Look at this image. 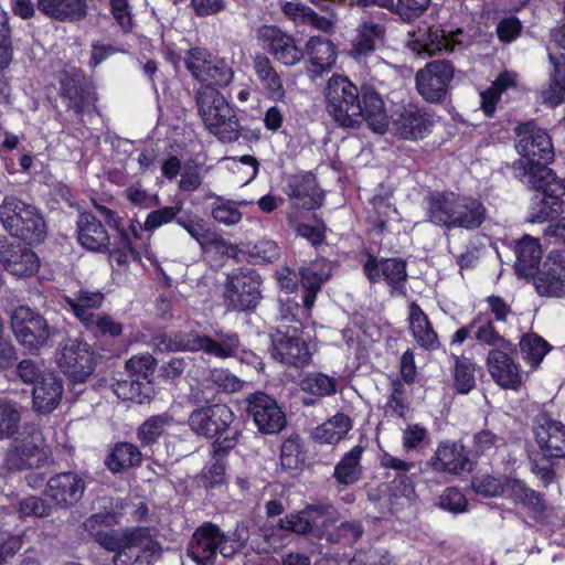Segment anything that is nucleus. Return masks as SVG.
I'll list each match as a JSON object with an SVG mask.
<instances>
[{"mask_svg": "<svg viewBox=\"0 0 565 565\" xmlns=\"http://www.w3.org/2000/svg\"><path fill=\"white\" fill-rule=\"evenodd\" d=\"M364 449L361 446H354L345 452L341 460L335 465L333 477L342 486L356 483L363 473L361 458Z\"/></svg>", "mask_w": 565, "mask_h": 565, "instance_id": "de8ad7c7", "label": "nucleus"}, {"mask_svg": "<svg viewBox=\"0 0 565 565\" xmlns=\"http://www.w3.org/2000/svg\"><path fill=\"white\" fill-rule=\"evenodd\" d=\"M175 425L173 416L167 412L148 417L137 429V438L142 446H152Z\"/></svg>", "mask_w": 565, "mask_h": 565, "instance_id": "8fccbe9b", "label": "nucleus"}, {"mask_svg": "<svg viewBox=\"0 0 565 565\" xmlns=\"http://www.w3.org/2000/svg\"><path fill=\"white\" fill-rule=\"evenodd\" d=\"M409 46L417 54L431 56L437 53H452L463 49L462 29L445 30L438 26L419 25L408 33Z\"/></svg>", "mask_w": 565, "mask_h": 565, "instance_id": "9d476101", "label": "nucleus"}, {"mask_svg": "<svg viewBox=\"0 0 565 565\" xmlns=\"http://www.w3.org/2000/svg\"><path fill=\"white\" fill-rule=\"evenodd\" d=\"M199 115L210 134L222 142L236 141L242 127L234 108L224 95L210 85L201 86L195 94Z\"/></svg>", "mask_w": 565, "mask_h": 565, "instance_id": "39448f33", "label": "nucleus"}, {"mask_svg": "<svg viewBox=\"0 0 565 565\" xmlns=\"http://www.w3.org/2000/svg\"><path fill=\"white\" fill-rule=\"evenodd\" d=\"M428 465L435 471L451 475H459L463 471H470L471 469V462L463 445L450 440L441 441L437 446Z\"/></svg>", "mask_w": 565, "mask_h": 565, "instance_id": "a878e982", "label": "nucleus"}, {"mask_svg": "<svg viewBox=\"0 0 565 565\" xmlns=\"http://www.w3.org/2000/svg\"><path fill=\"white\" fill-rule=\"evenodd\" d=\"M259 38L266 44L268 52L285 65H295L303 57L292 36L274 25H265L259 30Z\"/></svg>", "mask_w": 565, "mask_h": 565, "instance_id": "bb28decb", "label": "nucleus"}, {"mask_svg": "<svg viewBox=\"0 0 565 565\" xmlns=\"http://www.w3.org/2000/svg\"><path fill=\"white\" fill-rule=\"evenodd\" d=\"M548 58L553 71L541 90V97L544 104L557 106L565 100V54H548Z\"/></svg>", "mask_w": 565, "mask_h": 565, "instance_id": "58836bf2", "label": "nucleus"}, {"mask_svg": "<svg viewBox=\"0 0 565 565\" xmlns=\"http://www.w3.org/2000/svg\"><path fill=\"white\" fill-rule=\"evenodd\" d=\"M536 443L543 455L550 458H565V425L546 415L537 417L534 428Z\"/></svg>", "mask_w": 565, "mask_h": 565, "instance_id": "c85d7f7f", "label": "nucleus"}, {"mask_svg": "<svg viewBox=\"0 0 565 565\" xmlns=\"http://www.w3.org/2000/svg\"><path fill=\"white\" fill-rule=\"evenodd\" d=\"M234 413L225 404H213L194 409L188 419L190 429L198 436L215 438L212 451L215 457L225 456L232 450L241 433L232 427Z\"/></svg>", "mask_w": 565, "mask_h": 565, "instance_id": "20e7f679", "label": "nucleus"}, {"mask_svg": "<svg viewBox=\"0 0 565 565\" xmlns=\"http://www.w3.org/2000/svg\"><path fill=\"white\" fill-rule=\"evenodd\" d=\"M110 515L96 513L85 520L83 526L105 550L116 552L115 565H153L160 556V546L153 540L148 527H136L124 532L104 531Z\"/></svg>", "mask_w": 565, "mask_h": 565, "instance_id": "f03ea898", "label": "nucleus"}, {"mask_svg": "<svg viewBox=\"0 0 565 565\" xmlns=\"http://www.w3.org/2000/svg\"><path fill=\"white\" fill-rule=\"evenodd\" d=\"M390 18L386 13L377 11L362 20L356 28V35L352 41L350 56L362 62L384 44Z\"/></svg>", "mask_w": 565, "mask_h": 565, "instance_id": "f3484780", "label": "nucleus"}, {"mask_svg": "<svg viewBox=\"0 0 565 565\" xmlns=\"http://www.w3.org/2000/svg\"><path fill=\"white\" fill-rule=\"evenodd\" d=\"M246 403L247 415L260 433L277 434L285 427V413L271 396L255 392L247 396Z\"/></svg>", "mask_w": 565, "mask_h": 565, "instance_id": "6ab92c4d", "label": "nucleus"}, {"mask_svg": "<svg viewBox=\"0 0 565 565\" xmlns=\"http://www.w3.org/2000/svg\"><path fill=\"white\" fill-rule=\"evenodd\" d=\"M518 87V74L513 71H503L492 82L491 86L480 93L481 108L488 117L495 113V106L501 96Z\"/></svg>", "mask_w": 565, "mask_h": 565, "instance_id": "ea45409f", "label": "nucleus"}, {"mask_svg": "<svg viewBox=\"0 0 565 565\" xmlns=\"http://www.w3.org/2000/svg\"><path fill=\"white\" fill-rule=\"evenodd\" d=\"M273 356L281 363L297 367L307 365L311 359L309 348L297 329L291 334L280 330L273 334Z\"/></svg>", "mask_w": 565, "mask_h": 565, "instance_id": "393cba45", "label": "nucleus"}, {"mask_svg": "<svg viewBox=\"0 0 565 565\" xmlns=\"http://www.w3.org/2000/svg\"><path fill=\"white\" fill-rule=\"evenodd\" d=\"M405 386L401 381H394L392 383L391 393L387 397L384 411L388 417L403 418L408 411V404L405 398Z\"/></svg>", "mask_w": 565, "mask_h": 565, "instance_id": "e2e57ef3", "label": "nucleus"}, {"mask_svg": "<svg viewBox=\"0 0 565 565\" xmlns=\"http://www.w3.org/2000/svg\"><path fill=\"white\" fill-rule=\"evenodd\" d=\"M334 513L335 511L331 508L317 507L311 509L309 512H301L286 516L279 521V525L282 530L306 534L311 531L312 523L315 525L321 524L322 526H326L324 521H320V519L332 521Z\"/></svg>", "mask_w": 565, "mask_h": 565, "instance_id": "79ce46f5", "label": "nucleus"}, {"mask_svg": "<svg viewBox=\"0 0 565 565\" xmlns=\"http://www.w3.org/2000/svg\"><path fill=\"white\" fill-rule=\"evenodd\" d=\"M177 224L185 230L202 248H205L206 245L212 243L210 238V231L202 217L198 215L189 216L186 218L178 217Z\"/></svg>", "mask_w": 565, "mask_h": 565, "instance_id": "680f3d73", "label": "nucleus"}, {"mask_svg": "<svg viewBox=\"0 0 565 565\" xmlns=\"http://www.w3.org/2000/svg\"><path fill=\"white\" fill-rule=\"evenodd\" d=\"M51 454L42 431L35 429L12 443L7 452L6 466L11 471L40 468L46 463Z\"/></svg>", "mask_w": 565, "mask_h": 565, "instance_id": "f8f14e48", "label": "nucleus"}, {"mask_svg": "<svg viewBox=\"0 0 565 565\" xmlns=\"http://www.w3.org/2000/svg\"><path fill=\"white\" fill-rule=\"evenodd\" d=\"M455 67L449 61H434L416 73V89L430 104L446 100Z\"/></svg>", "mask_w": 565, "mask_h": 565, "instance_id": "2eb2a0df", "label": "nucleus"}, {"mask_svg": "<svg viewBox=\"0 0 565 565\" xmlns=\"http://www.w3.org/2000/svg\"><path fill=\"white\" fill-rule=\"evenodd\" d=\"M152 345L160 352H203L209 356L225 360L226 356L235 353L238 343L236 337L232 334H220L218 339H212L199 331L190 330L174 334L158 333L152 338Z\"/></svg>", "mask_w": 565, "mask_h": 565, "instance_id": "0eeeda50", "label": "nucleus"}, {"mask_svg": "<svg viewBox=\"0 0 565 565\" xmlns=\"http://www.w3.org/2000/svg\"><path fill=\"white\" fill-rule=\"evenodd\" d=\"M287 195L296 207L316 210L322 204V193L311 173L295 174L288 179Z\"/></svg>", "mask_w": 565, "mask_h": 565, "instance_id": "c756f323", "label": "nucleus"}, {"mask_svg": "<svg viewBox=\"0 0 565 565\" xmlns=\"http://www.w3.org/2000/svg\"><path fill=\"white\" fill-rule=\"evenodd\" d=\"M396 134L407 140L423 138L433 125L431 116L423 108L414 105L404 107L394 121Z\"/></svg>", "mask_w": 565, "mask_h": 565, "instance_id": "7c9ffc66", "label": "nucleus"}, {"mask_svg": "<svg viewBox=\"0 0 565 565\" xmlns=\"http://www.w3.org/2000/svg\"><path fill=\"white\" fill-rule=\"evenodd\" d=\"M459 193L452 191H430L424 198L425 221L451 231Z\"/></svg>", "mask_w": 565, "mask_h": 565, "instance_id": "4be33fe9", "label": "nucleus"}, {"mask_svg": "<svg viewBox=\"0 0 565 565\" xmlns=\"http://www.w3.org/2000/svg\"><path fill=\"white\" fill-rule=\"evenodd\" d=\"M77 239L86 249L103 252L108 248L109 235L102 222L90 213H83L77 221Z\"/></svg>", "mask_w": 565, "mask_h": 565, "instance_id": "72a5a7b5", "label": "nucleus"}, {"mask_svg": "<svg viewBox=\"0 0 565 565\" xmlns=\"http://www.w3.org/2000/svg\"><path fill=\"white\" fill-rule=\"evenodd\" d=\"M531 277L541 297H565V252L552 250Z\"/></svg>", "mask_w": 565, "mask_h": 565, "instance_id": "a211bd4d", "label": "nucleus"}, {"mask_svg": "<svg viewBox=\"0 0 565 565\" xmlns=\"http://www.w3.org/2000/svg\"><path fill=\"white\" fill-rule=\"evenodd\" d=\"M38 9L57 21H78L87 14L86 0H38Z\"/></svg>", "mask_w": 565, "mask_h": 565, "instance_id": "e433bc0d", "label": "nucleus"}, {"mask_svg": "<svg viewBox=\"0 0 565 565\" xmlns=\"http://www.w3.org/2000/svg\"><path fill=\"white\" fill-rule=\"evenodd\" d=\"M87 484L88 478L84 472H57L47 479L44 495L55 508L67 510L83 499Z\"/></svg>", "mask_w": 565, "mask_h": 565, "instance_id": "4468645a", "label": "nucleus"}, {"mask_svg": "<svg viewBox=\"0 0 565 565\" xmlns=\"http://www.w3.org/2000/svg\"><path fill=\"white\" fill-rule=\"evenodd\" d=\"M408 321L412 334L420 347L426 349L438 347L437 333L434 331L425 312L415 301L409 303Z\"/></svg>", "mask_w": 565, "mask_h": 565, "instance_id": "a18cd8bd", "label": "nucleus"}, {"mask_svg": "<svg viewBox=\"0 0 565 565\" xmlns=\"http://www.w3.org/2000/svg\"><path fill=\"white\" fill-rule=\"evenodd\" d=\"M510 349H491L487 358V367L493 381L505 390L518 391L522 385L520 365L510 356Z\"/></svg>", "mask_w": 565, "mask_h": 565, "instance_id": "412c9836", "label": "nucleus"}, {"mask_svg": "<svg viewBox=\"0 0 565 565\" xmlns=\"http://www.w3.org/2000/svg\"><path fill=\"white\" fill-rule=\"evenodd\" d=\"M487 220V207L477 198L458 195L451 230H478Z\"/></svg>", "mask_w": 565, "mask_h": 565, "instance_id": "473e14b6", "label": "nucleus"}, {"mask_svg": "<svg viewBox=\"0 0 565 565\" xmlns=\"http://www.w3.org/2000/svg\"><path fill=\"white\" fill-rule=\"evenodd\" d=\"M254 70L257 78L266 90L267 96L276 102L284 100L286 92L282 79L271 65L269 58L265 55H256L254 60Z\"/></svg>", "mask_w": 565, "mask_h": 565, "instance_id": "c03bdc74", "label": "nucleus"}, {"mask_svg": "<svg viewBox=\"0 0 565 565\" xmlns=\"http://www.w3.org/2000/svg\"><path fill=\"white\" fill-rule=\"evenodd\" d=\"M430 0H393L388 9L396 13L404 22H411L419 18L429 7Z\"/></svg>", "mask_w": 565, "mask_h": 565, "instance_id": "69168bd1", "label": "nucleus"}, {"mask_svg": "<svg viewBox=\"0 0 565 565\" xmlns=\"http://www.w3.org/2000/svg\"><path fill=\"white\" fill-rule=\"evenodd\" d=\"M515 132V148L522 157V159L514 163L516 173L520 163L529 162L547 167L554 160V148L551 137L546 130L539 127L534 121L518 126Z\"/></svg>", "mask_w": 565, "mask_h": 565, "instance_id": "1a4fd4ad", "label": "nucleus"}, {"mask_svg": "<svg viewBox=\"0 0 565 565\" xmlns=\"http://www.w3.org/2000/svg\"><path fill=\"white\" fill-rule=\"evenodd\" d=\"M10 323L17 341L30 351L43 348L51 337L45 318L25 306L12 310Z\"/></svg>", "mask_w": 565, "mask_h": 565, "instance_id": "ddd939ff", "label": "nucleus"}, {"mask_svg": "<svg viewBox=\"0 0 565 565\" xmlns=\"http://www.w3.org/2000/svg\"><path fill=\"white\" fill-rule=\"evenodd\" d=\"M182 210V203L178 202L171 206H163L150 212L146 221L143 223V228L146 231L152 232L166 224L171 223L172 221L177 222L178 215Z\"/></svg>", "mask_w": 565, "mask_h": 565, "instance_id": "0e129e2a", "label": "nucleus"}, {"mask_svg": "<svg viewBox=\"0 0 565 565\" xmlns=\"http://www.w3.org/2000/svg\"><path fill=\"white\" fill-rule=\"evenodd\" d=\"M504 495L514 504H520L535 514L542 513L545 509L543 497L520 479L505 480Z\"/></svg>", "mask_w": 565, "mask_h": 565, "instance_id": "a19ab883", "label": "nucleus"}, {"mask_svg": "<svg viewBox=\"0 0 565 565\" xmlns=\"http://www.w3.org/2000/svg\"><path fill=\"white\" fill-rule=\"evenodd\" d=\"M305 53L308 56L307 72L312 78L329 73L338 58L335 45L329 39L320 35L311 36L307 41Z\"/></svg>", "mask_w": 565, "mask_h": 565, "instance_id": "cd10ccee", "label": "nucleus"}, {"mask_svg": "<svg viewBox=\"0 0 565 565\" xmlns=\"http://www.w3.org/2000/svg\"><path fill=\"white\" fill-rule=\"evenodd\" d=\"M514 269L518 276L527 278L539 269L542 259V247L537 238L524 235L514 247Z\"/></svg>", "mask_w": 565, "mask_h": 565, "instance_id": "c9c22d12", "label": "nucleus"}, {"mask_svg": "<svg viewBox=\"0 0 565 565\" xmlns=\"http://www.w3.org/2000/svg\"><path fill=\"white\" fill-rule=\"evenodd\" d=\"M363 531V526L361 525L360 522L348 521L342 522L332 531H328L326 529L322 535H324L327 541H329L330 543L349 545L356 542L362 536Z\"/></svg>", "mask_w": 565, "mask_h": 565, "instance_id": "13d9d810", "label": "nucleus"}, {"mask_svg": "<svg viewBox=\"0 0 565 565\" xmlns=\"http://www.w3.org/2000/svg\"><path fill=\"white\" fill-rule=\"evenodd\" d=\"M380 461L382 467L386 469H393L397 472L393 480V495L409 499L414 494V484L406 476V472H408L414 467V465L412 462L396 458L388 452H384L381 456Z\"/></svg>", "mask_w": 565, "mask_h": 565, "instance_id": "49530a36", "label": "nucleus"}, {"mask_svg": "<svg viewBox=\"0 0 565 565\" xmlns=\"http://www.w3.org/2000/svg\"><path fill=\"white\" fill-rule=\"evenodd\" d=\"M104 300L105 296L103 292L88 289H79L73 296L64 297V301L83 326L87 324L98 315L95 311L103 306Z\"/></svg>", "mask_w": 565, "mask_h": 565, "instance_id": "4c0bfd02", "label": "nucleus"}, {"mask_svg": "<svg viewBox=\"0 0 565 565\" xmlns=\"http://www.w3.org/2000/svg\"><path fill=\"white\" fill-rule=\"evenodd\" d=\"M62 395V381L53 374H47L33 387V408L40 414H50L58 406Z\"/></svg>", "mask_w": 565, "mask_h": 565, "instance_id": "f704fd0d", "label": "nucleus"}, {"mask_svg": "<svg viewBox=\"0 0 565 565\" xmlns=\"http://www.w3.org/2000/svg\"><path fill=\"white\" fill-rule=\"evenodd\" d=\"M471 328L475 329L472 339L480 345L490 347L491 349H510L512 347L511 342L495 328L493 320L487 312L478 313L471 320Z\"/></svg>", "mask_w": 565, "mask_h": 565, "instance_id": "37998d69", "label": "nucleus"}, {"mask_svg": "<svg viewBox=\"0 0 565 565\" xmlns=\"http://www.w3.org/2000/svg\"><path fill=\"white\" fill-rule=\"evenodd\" d=\"M234 74L230 63L224 58L214 56L206 73L205 85L226 87L233 82Z\"/></svg>", "mask_w": 565, "mask_h": 565, "instance_id": "bf43d9fd", "label": "nucleus"}, {"mask_svg": "<svg viewBox=\"0 0 565 565\" xmlns=\"http://www.w3.org/2000/svg\"><path fill=\"white\" fill-rule=\"evenodd\" d=\"M61 96L77 116L95 109L96 96L92 85L79 74L64 73L60 79Z\"/></svg>", "mask_w": 565, "mask_h": 565, "instance_id": "5701e85b", "label": "nucleus"}, {"mask_svg": "<svg viewBox=\"0 0 565 565\" xmlns=\"http://www.w3.org/2000/svg\"><path fill=\"white\" fill-rule=\"evenodd\" d=\"M246 540V533L238 529L225 534L217 525L204 523L194 531L186 554L196 565H214L218 552L225 558L232 557Z\"/></svg>", "mask_w": 565, "mask_h": 565, "instance_id": "423d86ee", "label": "nucleus"}, {"mask_svg": "<svg viewBox=\"0 0 565 565\" xmlns=\"http://www.w3.org/2000/svg\"><path fill=\"white\" fill-rule=\"evenodd\" d=\"M57 364L74 383L85 382L95 371V355L90 345L79 339H67L57 353Z\"/></svg>", "mask_w": 565, "mask_h": 565, "instance_id": "dca6fc26", "label": "nucleus"}, {"mask_svg": "<svg viewBox=\"0 0 565 565\" xmlns=\"http://www.w3.org/2000/svg\"><path fill=\"white\" fill-rule=\"evenodd\" d=\"M247 253L254 263H273L279 258L280 248L271 239H260L248 247Z\"/></svg>", "mask_w": 565, "mask_h": 565, "instance_id": "338daca9", "label": "nucleus"}, {"mask_svg": "<svg viewBox=\"0 0 565 565\" xmlns=\"http://www.w3.org/2000/svg\"><path fill=\"white\" fill-rule=\"evenodd\" d=\"M475 363L469 359H457L455 366V386L461 394L469 393L476 385Z\"/></svg>", "mask_w": 565, "mask_h": 565, "instance_id": "052dcab7", "label": "nucleus"}, {"mask_svg": "<svg viewBox=\"0 0 565 565\" xmlns=\"http://www.w3.org/2000/svg\"><path fill=\"white\" fill-rule=\"evenodd\" d=\"M352 428V422L344 414H335L315 429V438L324 444H337L343 439Z\"/></svg>", "mask_w": 565, "mask_h": 565, "instance_id": "603ef678", "label": "nucleus"}, {"mask_svg": "<svg viewBox=\"0 0 565 565\" xmlns=\"http://www.w3.org/2000/svg\"><path fill=\"white\" fill-rule=\"evenodd\" d=\"M250 202L248 201L237 203L231 200H225L222 196H217L212 207V217L214 221L225 226L235 225L242 220V213L238 205H247Z\"/></svg>", "mask_w": 565, "mask_h": 565, "instance_id": "6e6d98bb", "label": "nucleus"}, {"mask_svg": "<svg viewBox=\"0 0 565 565\" xmlns=\"http://www.w3.org/2000/svg\"><path fill=\"white\" fill-rule=\"evenodd\" d=\"M85 329L95 335L118 337L122 332V326L116 322L110 316L98 313L87 324Z\"/></svg>", "mask_w": 565, "mask_h": 565, "instance_id": "774afa93", "label": "nucleus"}, {"mask_svg": "<svg viewBox=\"0 0 565 565\" xmlns=\"http://www.w3.org/2000/svg\"><path fill=\"white\" fill-rule=\"evenodd\" d=\"M301 390L316 396H330L337 392V381L324 373H309L301 381Z\"/></svg>", "mask_w": 565, "mask_h": 565, "instance_id": "4d7b16f0", "label": "nucleus"}, {"mask_svg": "<svg viewBox=\"0 0 565 565\" xmlns=\"http://www.w3.org/2000/svg\"><path fill=\"white\" fill-rule=\"evenodd\" d=\"M518 178L523 184L536 190L531 200L529 222L544 223L563 213L564 188L552 169L542 164L523 162L518 166Z\"/></svg>", "mask_w": 565, "mask_h": 565, "instance_id": "7ed1b4c3", "label": "nucleus"}, {"mask_svg": "<svg viewBox=\"0 0 565 565\" xmlns=\"http://www.w3.org/2000/svg\"><path fill=\"white\" fill-rule=\"evenodd\" d=\"M284 14L297 24H307L316 28L322 32H329L333 28L331 20L317 14L310 7L300 3L288 1L281 8Z\"/></svg>", "mask_w": 565, "mask_h": 565, "instance_id": "09e8293b", "label": "nucleus"}, {"mask_svg": "<svg viewBox=\"0 0 565 565\" xmlns=\"http://www.w3.org/2000/svg\"><path fill=\"white\" fill-rule=\"evenodd\" d=\"M324 103L328 115L343 128H356L366 121L375 132H384L388 127L385 104L370 85L360 88L348 77L333 75L324 89Z\"/></svg>", "mask_w": 565, "mask_h": 565, "instance_id": "f257e3e1", "label": "nucleus"}, {"mask_svg": "<svg viewBox=\"0 0 565 565\" xmlns=\"http://www.w3.org/2000/svg\"><path fill=\"white\" fill-rule=\"evenodd\" d=\"M299 274L301 285L306 290L303 305L307 309H310L322 284L331 278L332 264L324 258L316 259L309 265L301 267Z\"/></svg>", "mask_w": 565, "mask_h": 565, "instance_id": "2f4dec72", "label": "nucleus"}, {"mask_svg": "<svg viewBox=\"0 0 565 565\" xmlns=\"http://www.w3.org/2000/svg\"><path fill=\"white\" fill-rule=\"evenodd\" d=\"M214 55L204 47L190 49L184 56V64L191 75L199 82L205 83L207 70Z\"/></svg>", "mask_w": 565, "mask_h": 565, "instance_id": "5fc2aeb1", "label": "nucleus"}, {"mask_svg": "<svg viewBox=\"0 0 565 565\" xmlns=\"http://www.w3.org/2000/svg\"><path fill=\"white\" fill-rule=\"evenodd\" d=\"M107 468L114 472H121L141 462L139 448L130 443H118L106 459Z\"/></svg>", "mask_w": 565, "mask_h": 565, "instance_id": "3c124183", "label": "nucleus"}, {"mask_svg": "<svg viewBox=\"0 0 565 565\" xmlns=\"http://www.w3.org/2000/svg\"><path fill=\"white\" fill-rule=\"evenodd\" d=\"M406 266V262L403 259H376L374 256H370L364 265V271L371 282L384 280L392 288V295L405 296Z\"/></svg>", "mask_w": 565, "mask_h": 565, "instance_id": "aec40b11", "label": "nucleus"}, {"mask_svg": "<svg viewBox=\"0 0 565 565\" xmlns=\"http://www.w3.org/2000/svg\"><path fill=\"white\" fill-rule=\"evenodd\" d=\"M0 223L10 235L29 244L46 236V224L38 207L14 196H6L0 204Z\"/></svg>", "mask_w": 565, "mask_h": 565, "instance_id": "6e6552de", "label": "nucleus"}, {"mask_svg": "<svg viewBox=\"0 0 565 565\" xmlns=\"http://www.w3.org/2000/svg\"><path fill=\"white\" fill-rule=\"evenodd\" d=\"M0 262L4 269L18 277L35 274L40 267L36 254L21 243L1 242Z\"/></svg>", "mask_w": 565, "mask_h": 565, "instance_id": "b1692460", "label": "nucleus"}, {"mask_svg": "<svg viewBox=\"0 0 565 565\" xmlns=\"http://www.w3.org/2000/svg\"><path fill=\"white\" fill-rule=\"evenodd\" d=\"M260 276L253 269H234L227 276L224 299L227 308L233 311H246L259 303Z\"/></svg>", "mask_w": 565, "mask_h": 565, "instance_id": "9b49d317", "label": "nucleus"}, {"mask_svg": "<svg viewBox=\"0 0 565 565\" xmlns=\"http://www.w3.org/2000/svg\"><path fill=\"white\" fill-rule=\"evenodd\" d=\"M522 359L532 369H536L550 351L548 343L534 333L524 334L519 342Z\"/></svg>", "mask_w": 565, "mask_h": 565, "instance_id": "864d4df0", "label": "nucleus"}]
</instances>
